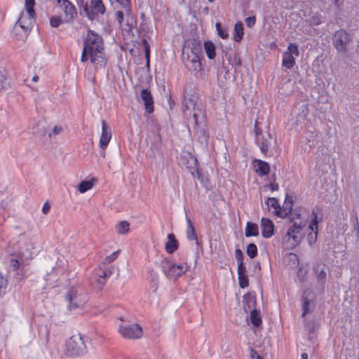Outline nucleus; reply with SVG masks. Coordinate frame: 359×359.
<instances>
[{"label":"nucleus","instance_id":"obj_1","mask_svg":"<svg viewBox=\"0 0 359 359\" xmlns=\"http://www.w3.org/2000/svg\"><path fill=\"white\" fill-rule=\"evenodd\" d=\"M8 267L17 280L27 276V265L29 260L36 255L38 250L31 238L22 236L13 246H8L6 251Z\"/></svg>","mask_w":359,"mask_h":359},{"label":"nucleus","instance_id":"obj_2","mask_svg":"<svg viewBox=\"0 0 359 359\" xmlns=\"http://www.w3.org/2000/svg\"><path fill=\"white\" fill-rule=\"evenodd\" d=\"M90 60L95 70L104 69L107 64L104 44L101 35L93 30H88L83 41V48L81 62Z\"/></svg>","mask_w":359,"mask_h":359},{"label":"nucleus","instance_id":"obj_3","mask_svg":"<svg viewBox=\"0 0 359 359\" xmlns=\"http://www.w3.org/2000/svg\"><path fill=\"white\" fill-rule=\"evenodd\" d=\"M353 43V35L345 29L336 30L332 36V44L337 54L341 56H348Z\"/></svg>","mask_w":359,"mask_h":359},{"label":"nucleus","instance_id":"obj_4","mask_svg":"<svg viewBox=\"0 0 359 359\" xmlns=\"http://www.w3.org/2000/svg\"><path fill=\"white\" fill-rule=\"evenodd\" d=\"M65 301L68 303L67 309L69 311L75 310L86 302V296L76 287H71L67 291L65 295Z\"/></svg>","mask_w":359,"mask_h":359},{"label":"nucleus","instance_id":"obj_5","mask_svg":"<svg viewBox=\"0 0 359 359\" xmlns=\"http://www.w3.org/2000/svg\"><path fill=\"white\" fill-rule=\"evenodd\" d=\"M198 113L194 112L193 120L194 121L196 133L198 141L201 144H207L209 139L207 126L205 124V113L201 110H197Z\"/></svg>","mask_w":359,"mask_h":359},{"label":"nucleus","instance_id":"obj_6","mask_svg":"<svg viewBox=\"0 0 359 359\" xmlns=\"http://www.w3.org/2000/svg\"><path fill=\"white\" fill-rule=\"evenodd\" d=\"M258 124L259 122L256 121L254 128L255 143L259 147L261 152L266 155L272 147L273 137L269 133H263L262 130L259 128Z\"/></svg>","mask_w":359,"mask_h":359},{"label":"nucleus","instance_id":"obj_7","mask_svg":"<svg viewBox=\"0 0 359 359\" xmlns=\"http://www.w3.org/2000/svg\"><path fill=\"white\" fill-rule=\"evenodd\" d=\"M187 266L183 264H175L168 259H163L161 262V269L165 276L176 280L187 271Z\"/></svg>","mask_w":359,"mask_h":359},{"label":"nucleus","instance_id":"obj_8","mask_svg":"<svg viewBox=\"0 0 359 359\" xmlns=\"http://www.w3.org/2000/svg\"><path fill=\"white\" fill-rule=\"evenodd\" d=\"M66 352L69 356H79L86 352V346L80 335H73L66 343Z\"/></svg>","mask_w":359,"mask_h":359},{"label":"nucleus","instance_id":"obj_9","mask_svg":"<svg viewBox=\"0 0 359 359\" xmlns=\"http://www.w3.org/2000/svg\"><path fill=\"white\" fill-rule=\"evenodd\" d=\"M34 15H27V13L26 15H25L22 13L20 18L15 24L13 32L17 33L19 32L20 29H22L24 32V34L26 36L33 27L34 22Z\"/></svg>","mask_w":359,"mask_h":359},{"label":"nucleus","instance_id":"obj_10","mask_svg":"<svg viewBox=\"0 0 359 359\" xmlns=\"http://www.w3.org/2000/svg\"><path fill=\"white\" fill-rule=\"evenodd\" d=\"M119 333L126 339H139L142 336V330L138 324L121 325Z\"/></svg>","mask_w":359,"mask_h":359},{"label":"nucleus","instance_id":"obj_11","mask_svg":"<svg viewBox=\"0 0 359 359\" xmlns=\"http://www.w3.org/2000/svg\"><path fill=\"white\" fill-rule=\"evenodd\" d=\"M201 57L200 55H188L187 52H182V54L183 63L191 72H197L201 68Z\"/></svg>","mask_w":359,"mask_h":359},{"label":"nucleus","instance_id":"obj_12","mask_svg":"<svg viewBox=\"0 0 359 359\" xmlns=\"http://www.w3.org/2000/svg\"><path fill=\"white\" fill-rule=\"evenodd\" d=\"M111 128L107 126L106 122L104 120H102V133L101 137L100 138L99 145L100 148L103 150L101 153V155L103 157L105 156L104 149L107 147L111 140Z\"/></svg>","mask_w":359,"mask_h":359},{"label":"nucleus","instance_id":"obj_13","mask_svg":"<svg viewBox=\"0 0 359 359\" xmlns=\"http://www.w3.org/2000/svg\"><path fill=\"white\" fill-rule=\"evenodd\" d=\"M85 11L86 12L88 18L90 20H93L97 14L104 13L105 7L102 0H91L90 8L86 6Z\"/></svg>","mask_w":359,"mask_h":359},{"label":"nucleus","instance_id":"obj_14","mask_svg":"<svg viewBox=\"0 0 359 359\" xmlns=\"http://www.w3.org/2000/svg\"><path fill=\"white\" fill-rule=\"evenodd\" d=\"M182 52H187L188 55L202 56L201 43L198 39H191L186 42Z\"/></svg>","mask_w":359,"mask_h":359},{"label":"nucleus","instance_id":"obj_15","mask_svg":"<svg viewBox=\"0 0 359 359\" xmlns=\"http://www.w3.org/2000/svg\"><path fill=\"white\" fill-rule=\"evenodd\" d=\"M252 165L255 172L260 177L267 175L270 172V165L266 161L255 159Z\"/></svg>","mask_w":359,"mask_h":359},{"label":"nucleus","instance_id":"obj_16","mask_svg":"<svg viewBox=\"0 0 359 359\" xmlns=\"http://www.w3.org/2000/svg\"><path fill=\"white\" fill-rule=\"evenodd\" d=\"M261 229L262 236L269 238L273 235L274 224L271 219L263 217L261 220Z\"/></svg>","mask_w":359,"mask_h":359},{"label":"nucleus","instance_id":"obj_17","mask_svg":"<svg viewBox=\"0 0 359 359\" xmlns=\"http://www.w3.org/2000/svg\"><path fill=\"white\" fill-rule=\"evenodd\" d=\"M112 274V271L109 268H98L94 271L93 278H95L99 284L104 285L107 279Z\"/></svg>","mask_w":359,"mask_h":359},{"label":"nucleus","instance_id":"obj_18","mask_svg":"<svg viewBox=\"0 0 359 359\" xmlns=\"http://www.w3.org/2000/svg\"><path fill=\"white\" fill-rule=\"evenodd\" d=\"M304 227V225L302 224V222L299 223L297 222H292V224L287 231V235L292 238L293 241L297 244L300 241L298 234L302 231Z\"/></svg>","mask_w":359,"mask_h":359},{"label":"nucleus","instance_id":"obj_19","mask_svg":"<svg viewBox=\"0 0 359 359\" xmlns=\"http://www.w3.org/2000/svg\"><path fill=\"white\" fill-rule=\"evenodd\" d=\"M140 97L144 102L146 111L148 113H152L154 111V100L151 92L148 89H142Z\"/></svg>","mask_w":359,"mask_h":359},{"label":"nucleus","instance_id":"obj_20","mask_svg":"<svg viewBox=\"0 0 359 359\" xmlns=\"http://www.w3.org/2000/svg\"><path fill=\"white\" fill-rule=\"evenodd\" d=\"M320 211V208L318 207H315L312 209L311 219L309 225V229L310 231L318 229V223L322 221Z\"/></svg>","mask_w":359,"mask_h":359},{"label":"nucleus","instance_id":"obj_21","mask_svg":"<svg viewBox=\"0 0 359 359\" xmlns=\"http://www.w3.org/2000/svg\"><path fill=\"white\" fill-rule=\"evenodd\" d=\"M196 97L194 95L188 93L187 89L185 88L183 94L182 106L186 109H194V112H197L195 109Z\"/></svg>","mask_w":359,"mask_h":359},{"label":"nucleus","instance_id":"obj_22","mask_svg":"<svg viewBox=\"0 0 359 359\" xmlns=\"http://www.w3.org/2000/svg\"><path fill=\"white\" fill-rule=\"evenodd\" d=\"M11 88V81L4 67L0 66V94L8 91Z\"/></svg>","mask_w":359,"mask_h":359},{"label":"nucleus","instance_id":"obj_23","mask_svg":"<svg viewBox=\"0 0 359 359\" xmlns=\"http://www.w3.org/2000/svg\"><path fill=\"white\" fill-rule=\"evenodd\" d=\"M265 204L267 205L269 210L270 208L273 210V213L277 217L280 218H285V214L280 213V206L276 198H268V199L265 201Z\"/></svg>","mask_w":359,"mask_h":359},{"label":"nucleus","instance_id":"obj_24","mask_svg":"<svg viewBox=\"0 0 359 359\" xmlns=\"http://www.w3.org/2000/svg\"><path fill=\"white\" fill-rule=\"evenodd\" d=\"M186 221L187 223V228L186 231L187 238L189 241H195L196 245H198L197 236L195 231V227L191 219L187 215Z\"/></svg>","mask_w":359,"mask_h":359},{"label":"nucleus","instance_id":"obj_25","mask_svg":"<svg viewBox=\"0 0 359 359\" xmlns=\"http://www.w3.org/2000/svg\"><path fill=\"white\" fill-rule=\"evenodd\" d=\"M178 248V242L173 233L168 235V241L165 243V250L168 253H173Z\"/></svg>","mask_w":359,"mask_h":359},{"label":"nucleus","instance_id":"obj_26","mask_svg":"<svg viewBox=\"0 0 359 359\" xmlns=\"http://www.w3.org/2000/svg\"><path fill=\"white\" fill-rule=\"evenodd\" d=\"M325 18L318 12L311 13L309 19L307 20L308 24L311 27L318 26L323 24Z\"/></svg>","mask_w":359,"mask_h":359},{"label":"nucleus","instance_id":"obj_27","mask_svg":"<svg viewBox=\"0 0 359 359\" xmlns=\"http://www.w3.org/2000/svg\"><path fill=\"white\" fill-rule=\"evenodd\" d=\"M259 235V229L257 224L251 222H248L245 229V236L246 237L257 236Z\"/></svg>","mask_w":359,"mask_h":359},{"label":"nucleus","instance_id":"obj_28","mask_svg":"<svg viewBox=\"0 0 359 359\" xmlns=\"http://www.w3.org/2000/svg\"><path fill=\"white\" fill-rule=\"evenodd\" d=\"M302 309L303 313L302 314V317H304L306 314L313 311L314 309V302L312 300H309L306 297H302Z\"/></svg>","mask_w":359,"mask_h":359},{"label":"nucleus","instance_id":"obj_29","mask_svg":"<svg viewBox=\"0 0 359 359\" xmlns=\"http://www.w3.org/2000/svg\"><path fill=\"white\" fill-rule=\"evenodd\" d=\"M314 272L316 276L318 283L321 286V287H324V285L326 282L327 274L326 271L324 269H319L318 266H316L314 268Z\"/></svg>","mask_w":359,"mask_h":359},{"label":"nucleus","instance_id":"obj_30","mask_svg":"<svg viewBox=\"0 0 359 359\" xmlns=\"http://www.w3.org/2000/svg\"><path fill=\"white\" fill-rule=\"evenodd\" d=\"M282 65L287 69H292L295 65V59L290 53H284L283 54Z\"/></svg>","mask_w":359,"mask_h":359},{"label":"nucleus","instance_id":"obj_31","mask_svg":"<svg viewBox=\"0 0 359 359\" xmlns=\"http://www.w3.org/2000/svg\"><path fill=\"white\" fill-rule=\"evenodd\" d=\"M204 49L207 57L210 60H213L215 57V46L210 41H205L204 42Z\"/></svg>","mask_w":359,"mask_h":359},{"label":"nucleus","instance_id":"obj_32","mask_svg":"<svg viewBox=\"0 0 359 359\" xmlns=\"http://www.w3.org/2000/svg\"><path fill=\"white\" fill-rule=\"evenodd\" d=\"M244 307L246 312H248L247 308L250 310L255 309L256 299L254 297L250 294H245L243 297Z\"/></svg>","mask_w":359,"mask_h":359},{"label":"nucleus","instance_id":"obj_33","mask_svg":"<svg viewBox=\"0 0 359 359\" xmlns=\"http://www.w3.org/2000/svg\"><path fill=\"white\" fill-rule=\"evenodd\" d=\"M243 37V25L242 22H236L234 25L233 39L236 41L239 42Z\"/></svg>","mask_w":359,"mask_h":359},{"label":"nucleus","instance_id":"obj_34","mask_svg":"<svg viewBox=\"0 0 359 359\" xmlns=\"http://www.w3.org/2000/svg\"><path fill=\"white\" fill-rule=\"evenodd\" d=\"M250 320L255 327H259L262 323L259 311L256 309H253L250 311Z\"/></svg>","mask_w":359,"mask_h":359},{"label":"nucleus","instance_id":"obj_35","mask_svg":"<svg viewBox=\"0 0 359 359\" xmlns=\"http://www.w3.org/2000/svg\"><path fill=\"white\" fill-rule=\"evenodd\" d=\"M292 200L286 197L285 201L283 203V205L280 207V213L285 214V217H287L291 212L292 209Z\"/></svg>","mask_w":359,"mask_h":359},{"label":"nucleus","instance_id":"obj_36","mask_svg":"<svg viewBox=\"0 0 359 359\" xmlns=\"http://www.w3.org/2000/svg\"><path fill=\"white\" fill-rule=\"evenodd\" d=\"M350 222L353 225L352 232L355 233L356 237H359V222L358 219V215L355 212L351 214Z\"/></svg>","mask_w":359,"mask_h":359},{"label":"nucleus","instance_id":"obj_37","mask_svg":"<svg viewBox=\"0 0 359 359\" xmlns=\"http://www.w3.org/2000/svg\"><path fill=\"white\" fill-rule=\"evenodd\" d=\"M129 226L128 222L121 221L116 226V230L120 234H126L129 231Z\"/></svg>","mask_w":359,"mask_h":359},{"label":"nucleus","instance_id":"obj_38","mask_svg":"<svg viewBox=\"0 0 359 359\" xmlns=\"http://www.w3.org/2000/svg\"><path fill=\"white\" fill-rule=\"evenodd\" d=\"M93 187V183L90 181H82L78 186V189L80 193L83 194L87 191L91 189Z\"/></svg>","mask_w":359,"mask_h":359},{"label":"nucleus","instance_id":"obj_39","mask_svg":"<svg viewBox=\"0 0 359 359\" xmlns=\"http://www.w3.org/2000/svg\"><path fill=\"white\" fill-rule=\"evenodd\" d=\"M246 253L248 256L253 259L257 255V247L255 243H250L247 246Z\"/></svg>","mask_w":359,"mask_h":359},{"label":"nucleus","instance_id":"obj_40","mask_svg":"<svg viewBox=\"0 0 359 359\" xmlns=\"http://www.w3.org/2000/svg\"><path fill=\"white\" fill-rule=\"evenodd\" d=\"M318 229H313V231H311V232L307 236V241L309 244V245H313L315 244L317 241L318 238Z\"/></svg>","mask_w":359,"mask_h":359},{"label":"nucleus","instance_id":"obj_41","mask_svg":"<svg viewBox=\"0 0 359 359\" xmlns=\"http://www.w3.org/2000/svg\"><path fill=\"white\" fill-rule=\"evenodd\" d=\"M238 284L241 288H245L249 285L248 277L247 273L238 274Z\"/></svg>","mask_w":359,"mask_h":359},{"label":"nucleus","instance_id":"obj_42","mask_svg":"<svg viewBox=\"0 0 359 359\" xmlns=\"http://www.w3.org/2000/svg\"><path fill=\"white\" fill-rule=\"evenodd\" d=\"M34 0H25V8L27 15H35V12L34 10Z\"/></svg>","mask_w":359,"mask_h":359},{"label":"nucleus","instance_id":"obj_43","mask_svg":"<svg viewBox=\"0 0 359 359\" xmlns=\"http://www.w3.org/2000/svg\"><path fill=\"white\" fill-rule=\"evenodd\" d=\"M215 27L217 31V34L221 38L225 39L229 37L227 30L225 28H223L219 22H217Z\"/></svg>","mask_w":359,"mask_h":359},{"label":"nucleus","instance_id":"obj_44","mask_svg":"<svg viewBox=\"0 0 359 359\" xmlns=\"http://www.w3.org/2000/svg\"><path fill=\"white\" fill-rule=\"evenodd\" d=\"M285 53H290L292 55H294L295 56H298L299 52L297 45L296 43H290L287 47V51Z\"/></svg>","mask_w":359,"mask_h":359},{"label":"nucleus","instance_id":"obj_45","mask_svg":"<svg viewBox=\"0 0 359 359\" xmlns=\"http://www.w3.org/2000/svg\"><path fill=\"white\" fill-rule=\"evenodd\" d=\"M62 23V19L60 16H54L50 19V24L53 27H58Z\"/></svg>","mask_w":359,"mask_h":359},{"label":"nucleus","instance_id":"obj_46","mask_svg":"<svg viewBox=\"0 0 359 359\" xmlns=\"http://www.w3.org/2000/svg\"><path fill=\"white\" fill-rule=\"evenodd\" d=\"M7 287V280L0 274V296L4 294Z\"/></svg>","mask_w":359,"mask_h":359},{"label":"nucleus","instance_id":"obj_47","mask_svg":"<svg viewBox=\"0 0 359 359\" xmlns=\"http://www.w3.org/2000/svg\"><path fill=\"white\" fill-rule=\"evenodd\" d=\"M235 258L236 259L237 263L243 262V253L240 249H236L235 250Z\"/></svg>","mask_w":359,"mask_h":359},{"label":"nucleus","instance_id":"obj_48","mask_svg":"<svg viewBox=\"0 0 359 359\" xmlns=\"http://www.w3.org/2000/svg\"><path fill=\"white\" fill-rule=\"evenodd\" d=\"M118 252H114L109 256H107L104 259V264H110L113 262L117 257Z\"/></svg>","mask_w":359,"mask_h":359},{"label":"nucleus","instance_id":"obj_49","mask_svg":"<svg viewBox=\"0 0 359 359\" xmlns=\"http://www.w3.org/2000/svg\"><path fill=\"white\" fill-rule=\"evenodd\" d=\"M125 11H118L115 13V18L119 25H121L123 21V14Z\"/></svg>","mask_w":359,"mask_h":359},{"label":"nucleus","instance_id":"obj_50","mask_svg":"<svg viewBox=\"0 0 359 359\" xmlns=\"http://www.w3.org/2000/svg\"><path fill=\"white\" fill-rule=\"evenodd\" d=\"M256 22L255 16L248 17L245 19V24L248 27H252Z\"/></svg>","mask_w":359,"mask_h":359},{"label":"nucleus","instance_id":"obj_51","mask_svg":"<svg viewBox=\"0 0 359 359\" xmlns=\"http://www.w3.org/2000/svg\"><path fill=\"white\" fill-rule=\"evenodd\" d=\"M250 357L251 359H263V358L252 347L250 348Z\"/></svg>","mask_w":359,"mask_h":359},{"label":"nucleus","instance_id":"obj_52","mask_svg":"<svg viewBox=\"0 0 359 359\" xmlns=\"http://www.w3.org/2000/svg\"><path fill=\"white\" fill-rule=\"evenodd\" d=\"M238 264V274L247 273L246 267L244 262L237 263Z\"/></svg>","mask_w":359,"mask_h":359},{"label":"nucleus","instance_id":"obj_53","mask_svg":"<svg viewBox=\"0 0 359 359\" xmlns=\"http://www.w3.org/2000/svg\"><path fill=\"white\" fill-rule=\"evenodd\" d=\"M62 131L63 128L62 126H55L52 130V134L57 135L60 134Z\"/></svg>","mask_w":359,"mask_h":359},{"label":"nucleus","instance_id":"obj_54","mask_svg":"<svg viewBox=\"0 0 359 359\" xmlns=\"http://www.w3.org/2000/svg\"><path fill=\"white\" fill-rule=\"evenodd\" d=\"M267 187L272 191H278L279 189V186L277 183H275V182H271V184H268Z\"/></svg>","mask_w":359,"mask_h":359},{"label":"nucleus","instance_id":"obj_55","mask_svg":"<svg viewBox=\"0 0 359 359\" xmlns=\"http://www.w3.org/2000/svg\"><path fill=\"white\" fill-rule=\"evenodd\" d=\"M50 205L48 202H46L42 207V212L43 214L46 215L50 211Z\"/></svg>","mask_w":359,"mask_h":359},{"label":"nucleus","instance_id":"obj_56","mask_svg":"<svg viewBox=\"0 0 359 359\" xmlns=\"http://www.w3.org/2000/svg\"><path fill=\"white\" fill-rule=\"evenodd\" d=\"M142 45H143L145 53L150 52V46H149V44L148 43V42L147 41V40L142 39Z\"/></svg>","mask_w":359,"mask_h":359},{"label":"nucleus","instance_id":"obj_57","mask_svg":"<svg viewBox=\"0 0 359 359\" xmlns=\"http://www.w3.org/2000/svg\"><path fill=\"white\" fill-rule=\"evenodd\" d=\"M191 174H192L193 177H196L198 180H200L201 175L199 173L198 168H196L195 170L192 171Z\"/></svg>","mask_w":359,"mask_h":359},{"label":"nucleus","instance_id":"obj_58","mask_svg":"<svg viewBox=\"0 0 359 359\" xmlns=\"http://www.w3.org/2000/svg\"><path fill=\"white\" fill-rule=\"evenodd\" d=\"M188 155H189V160L193 161L194 165H196L197 159L194 156H191L190 154H188Z\"/></svg>","mask_w":359,"mask_h":359},{"label":"nucleus","instance_id":"obj_59","mask_svg":"<svg viewBox=\"0 0 359 359\" xmlns=\"http://www.w3.org/2000/svg\"><path fill=\"white\" fill-rule=\"evenodd\" d=\"M333 1H334V3L335 6H336L337 7H338V8H339V7L341 6V3L340 0H333Z\"/></svg>","mask_w":359,"mask_h":359},{"label":"nucleus","instance_id":"obj_60","mask_svg":"<svg viewBox=\"0 0 359 359\" xmlns=\"http://www.w3.org/2000/svg\"><path fill=\"white\" fill-rule=\"evenodd\" d=\"M301 359H308V355L306 353H302L301 355Z\"/></svg>","mask_w":359,"mask_h":359},{"label":"nucleus","instance_id":"obj_61","mask_svg":"<svg viewBox=\"0 0 359 359\" xmlns=\"http://www.w3.org/2000/svg\"><path fill=\"white\" fill-rule=\"evenodd\" d=\"M347 229H348V226L346 224H345L344 225H343L342 228H341V230L343 232H345L347 231Z\"/></svg>","mask_w":359,"mask_h":359},{"label":"nucleus","instance_id":"obj_62","mask_svg":"<svg viewBox=\"0 0 359 359\" xmlns=\"http://www.w3.org/2000/svg\"><path fill=\"white\" fill-rule=\"evenodd\" d=\"M145 57H146V60H149V57H150V52L145 53Z\"/></svg>","mask_w":359,"mask_h":359},{"label":"nucleus","instance_id":"obj_63","mask_svg":"<svg viewBox=\"0 0 359 359\" xmlns=\"http://www.w3.org/2000/svg\"><path fill=\"white\" fill-rule=\"evenodd\" d=\"M295 217L299 219V218L300 217V214H299V213H297V214H295V217L294 216V217H292L291 218L292 222L294 220V219Z\"/></svg>","mask_w":359,"mask_h":359},{"label":"nucleus","instance_id":"obj_64","mask_svg":"<svg viewBox=\"0 0 359 359\" xmlns=\"http://www.w3.org/2000/svg\"><path fill=\"white\" fill-rule=\"evenodd\" d=\"M32 81H34V82H36V81H38V80H39V76H33V77H32Z\"/></svg>","mask_w":359,"mask_h":359}]
</instances>
